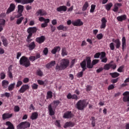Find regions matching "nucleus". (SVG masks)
Listing matches in <instances>:
<instances>
[{
    "label": "nucleus",
    "mask_w": 129,
    "mask_h": 129,
    "mask_svg": "<svg viewBox=\"0 0 129 129\" xmlns=\"http://www.w3.org/2000/svg\"><path fill=\"white\" fill-rule=\"evenodd\" d=\"M69 59L63 58L60 60V65L57 64L55 67V70L57 71H61L66 69L68 66H69Z\"/></svg>",
    "instance_id": "nucleus-1"
},
{
    "label": "nucleus",
    "mask_w": 129,
    "mask_h": 129,
    "mask_svg": "<svg viewBox=\"0 0 129 129\" xmlns=\"http://www.w3.org/2000/svg\"><path fill=\"white\" fill-rule=\"evenodd\" d=\"M59 100H54L53 103H51L48 106V109L49 115H54L55 114V110L57 107L60 104Z\"/></svg>",
    "instance_id": "nucleus-2"
},
{
    "label": "nucleus",
    "mask_w": 129,
    "mask_h": 129,
    "mask_svg": "<svg viewBox=\"0 0 129 129\" xmlns=\"http://www.w3.org/2000/svg\"><path fill=\"white\" fill-rule=\"evenodd\" d=\"M20 65L22 66H24L26 68L30 67L31 66V62L29 60V58L27 56L23 55L22 56L19 60Z\"/></svg>",
    "instance_id": "nucleus-3"
},
{
    "label": "nucleus",
    "mask_w": 129,
    "mask_h": 129,
    "mask_svg": "<svg viewBox=\"0 0 129 129\" xmlns=\"http://www.w3.org/2000/svg\"><path fill=\"white\" fill-rule=\"evenodd\" d=\"M33 39L30 38H27L26 39V47L28 48L29 51H33L36 48V42L32 41Z\"/></svg>",
    "instance_id": "nucleus-4"
},
{
    "label": "nucleus",
    "mask_w": 129,
    "mask_h": 129,
    "mask_svg": "<svg viewBox=\"0 0 129 129\" xmlns=\"http://www.w3.org/2000/svg\"><path fill=\"white\" fill-rule=\"evenodd\" d=\"M99 62V59H94L91 62V57L87 56V68L88 69H92L94 65H96Z\"/></svg>",
    "instance_id": "nucleus-5"
},
{
    "label": "nucleus",
    "mask_w": 129,
    "mask_h": 129,
    "mask_svg": "<svg viewBox=\"0 0 129 129\" xmlns=\"http://www.w3.org/2000/svg\"><path fill=\"white\" fill-rule=\"evenodd\" d=\"M87 106L85 100H80L76 104V108L79 110H83Z\"/></svg>",
    "instance_id": "nucleus-6"
},
{
    "label": "nucleus",
    "mask_w": 129,
    "mask_h": 129,
    "mask_svg": "<svg viewBox=\"0 0 129 129\" xmlns=\"http://www.w3.org/2000/svg\"><path fill=\"white\" fill-rule=\"evenodd\" d=\"M37 31H38V28L35 27H29V28H28L27 33L29 34L27 36V38H32L33 36V34H35V33H37Z\"/></svg>",
    "instance_id": "nucleus-7"
},
{
    "label": "nucleus",
    "mask_w": 129,
    "mask_h": 129,
    "mask_svg": "<svg viewBox=\"0 0 129 129\" xmlns=\"http://www.w3.org/2000/svg\"><path fill=\"white\" fill-rule=\"evenodd\" d=\"M72 25L76 27H81L83 26V22L81 21V19H77L76 20L72 22Z\"/></svg>",
    "instance_id": "nucleus-8"
},
{
    "label": "nucleus",
    "mask_w": 129,
    "mask_h": 129,
    "mask_svg": "<svg viewBox=\"0 0 129 129\" xmlns=\"http://www.w3.org/2000/svg\"><path fill=\"white\" fill-rule=\"evenodd\" d=\"M46 41V37L44 35H42L40 37H37L35 39V41L38 44H42Z\"/></svg>",
    "instance_id": "nucleus-9"
},
{
    "label": "nucleus",
    "mask_w": 129,
    "mask_h": 129,
    "mask_svg": "<svg viewBox=\"0 0 129 129\" xmlns=\"http://www.w3.org/2000/svg\"><path fill=\"white\" fill-rule=\"evenodd\" d=\"M86 63H87V57L80 63L81 67L82 68V71H85V70L87 69V65L86 66Z\"/></svg>",
    "instance_id": "nucleus-10"
},
{
    "label": "nucleus",
    "mask_w": 129,
    "mask_h": 129,
    "mask_svg": "<svg viewBox=\"0 0 129 129\" xmlns=\"http://www.w3.org/2000/svg\"><path fill=\"white\" fill-rule=\"evenodd\" d=\"M29 88H30L29 85H23L19 90V92H20V93H24L26 92V91L28 90Z\"/></svg>",
    "instance_id": "nucleus-11"
},
{
    "label": "nucleus",
    "mask_w": 129,
    "mask_h": 129,
    "mask_svg": "<svg viewBox=\"0 0 129 129\" xmlns=\"http://www.w3.org/2000/svg\"><path fill=\"white\" fill-rule=\"evenodd\" d=\"M16 9V5L15 4H11L9 8L8 9L6 14H10L12 12H14Z\"/></svg>",
    "instance_id": "nucleus-12"
},
{
    "label": "nucleus",
    "mask_w": 129,
    "mask_h": 129,
    "mask_svg": "<svg viewBox=\"0 0 129 129\" xmlns=\"http://www.w3.org/2000/svg\"><path fill=\"white\" fill-rule=\"evenodd\" d=\"M101 24L100 25V29H105L106 28V24L107 23V20L105 17H103L101 20Z\"/></svg>",
    "instance_id": "nucleus-13"
},
{
    "label": "nucleus",
    "mask_w": 129,
    "mask_h": 129,
    "mask_svg": "<svg viewBox=\"0 0 129 129\" xmlns=\"http://www.w3.org/2000/svg\"><path fill=\"white\" fill-rule=\"evenodd\" d=\"M112 41L115 43V47L116 49H119V48H120V45H121V43L120 42V40H119V39H113Z\"/></svg>",
    "instance_id": "nucleus-14"
},
{
    "label": "nucleus",
    "mask_w": 129,
    "mask_h": 129,
    "mask_svg": "<svg viewBox=\"0 0 129 129\" xmlns=\"http://www.w3.org/2000/svg\"><path fill=\"white\" fill-rule=\"evenodd\" d=\"M13 117V113H5L2 115V118L3 120H6L9 118H11Z\"/></svg>",
    "instance_id": "nucleus-15"
},
{
    "label": "nucleus",
    "mask_w": 129,
    "mask_h": 129,
    "mask_svg": "<svg viewBox=\"0 0 129 129\" xmlns=\"http://www.w3.org/2000/svg\"><path fill=\"white\" fill-rule=\"evenodd\" d=\"M75 125V123L72 121H69L66 122L63 126L64 128H67V127H73Z\"/></svg>",
    "instance_id": "nucleus-16"
},
{
    "label": "nucleus",
    "mask_w": 129,
    "mask_h": 129,
    "mask_svg": "<svg viewBox=\"0 0 129 129\" xmlns=\"http://www.w3.org/2000/svg\"><path fill=\"white\" fill-rule=\"evenodd\" d=\"M57 12L62 13V12H66L67 11V7L66 6H61L56 8Z\"/></svg>",
    "instance_id": "nucleus-17"
},
{
    "label": "nucleus",
    "mask_w": 129,
    "mask_h": 129,
    "mask_svg": "<svg viewBox=\"0 0 129 129\" xmlns=\"http://www.w3.org/2000/svg\"><path fill=\"white\" fill-rule=\"evenodd\" d=\"M73 116V114L72 112L68 111L64 113L63 115V118H71Z\"/></svg>",
    "instance_id": "nucleus-18"
},
{
    "label": "nucleus",
    "mask_w": 129,
    "mask_h": 129,
    "mask_svg": "<svg viewBox=\"0 0 129 129\" xmlns=\"http://www.w3.org/2000/svg\"><path fill=\"white\" fill-rule=\"evenodd\" d=\"M121 47L122 51H124L126 48V39L124 36L122 38Z\"/></svg>",
    "instance_id": "nucleus-19"
},
{
    "label": "nucleus",
    "mask_w": 129,
    "mask_h": 129,
    "mask_svg": "<svg viewBox=\"0 0 129 129\" xmlns=\"http://www.w3.org/2000/svg\"><path fill=\"white\" fill-rule=\"evenodd\" d=\"M37 16H47V12L45 10H39L36 13Z\"/></svg>",
    "instance_id": "nucleus-20"
},
{
    "label": "nucleus",
    "mask_w": 129,
    "mask_h": 129,
    "mask_svg": "<svg viewBox=\"0 0 129 129\" xmlns=\"http://www.w3.org/2000/svg\"><path fill=\"white\" fill-rule=\"evenodd\" d=\"M57 29L59 31L62 30V31H63L64 32H66V31L68 30V27L64 26V25L61 24L57 27Z\"/></svg>",
    "instance_id": "nucleus-21"
},
{
    "label": "nucleus",
    "mask_w": 129,
    "mask_h": 129,
    "mask_svg": "<svg viewBox=\"0 0 129 129\" xmlns=\"http://www.w3.org/2000/svg\"><path fill=\"white\" fill-rule=\"evenodd\" d=\"M116 19L118 22H122L123 21H125L126 20V15H123L118 16Z\"/></svg>",
    "instance_id": "nucleus-22"
},
{
    "label": "nucleus",
    "mask_w": 129,
    "mask_h": 129,
    "mask_svg": "<svg viewBox=\"0 0 129 129\" xmlns=\"http://www.w3.org/2000/svg\"><path fill=\"white\" fill-rule=\"evenodd\" d=\"M121 6H122V5L121 3H115L114 5L113 11L115 13L118 12V7H121Z\"/></svg>",
    "instance_id": "nucleus-23"
},
{
    "label": "nucleus",
    "mask_w": 129,
    "mask_h": 129,
    "mask_svg": "<svg viewBox=\"0 0 129 129\" xmlns=\"http://www.w3.org/2000/svg\"><path fill=\"white\" fill-rule=\"evenodd\" d=\"M38 116H39V114L37 112H34L32 113V114L30 116V119L32 120H34L35 119H37L38 118Z\"/></svg>",
    "instance_id": "nucleus-24"
},
{
    "label": "nucleus",
    "mask_w": 129,
    "mask_h": 129,
    "mask_svg": "<svg viewBox=\"0 0 129 129\" xmlns=\"http://www.w3.org/2000/svg\"><path fill=\"white\" fill-rule=\"evenodd\" d=\"M9 84H10V82H8V81L7 80H3L2 81V87L4 89H6L8 88V87L9 86Z\"/></svg>",
    "instance_id": "nucleus-25"
},
{
    "label": "nucleus",
    "mask_w": 129,
    "mask_h": 129,
    "mask_svg": "<svg viewBox=\"0 0 129 129\" xmlns=\"http://www.w3.org/2000/svg\"><path fill=\"white\" fill-rule=\"evenodd\" d=\"M61 50V47L60 46L54 47L52 50H51V52L52 54H56L57 52H59Z\"/></svg>",
    "instance_id": "nucleus-26"
},
{
    "label": "nucleus",
    "mask_w": 129,
    "mask_h": 129,
    "mask_svg": "<svg viewBox=\"0 0 129 129\" xmlns=\"http://www.w3.org/2000/svg\"><path fill=\"white\" fill-rule=\"evenodd\" d=\"M6 124L8 126L7 129H15V126H14V124L10 121H7L6 122Z\"/></svg>",
    "instance_id": "nucleus-27"
},
{
    "label": "nucleus",
    "mask_w": 129,
    "mask_h": 129,
    "mask_svg": "<svg viewBox=\"0 0 129 129\" xmlns=\"http://www.w3.org/2000/svg\"><path fill=\"white\" fill-rule=\"evenodd\" d=\"M56 65V61H51L50 62L48 63L46 65V67L48 69L51 68V67H53V66H55Z\"/></svg>",
    "instance_id": "nucleus-28"
},
{
    "label": "nucleus",
    "mask_w": 129,
    "mask_h": 129,
    "mask_svg": "<svg viewBox=\"0 0 129 129\" xmlns=\"http://www.w3.org/2000/svg\"><path fill=\"white\" fill-rule=\"evenodd\" d=\"M109 75L111 76L112 78H116L119 76V73L117 72L110 73Z\"/></svg>",
    "instance_id": "nucleus-29"
},
{
    "label": "nucleus",
    "mask_w": 129,
    "mask_h": 129,
    "mask_svg": "<svg viewBox=\"0 0 129 129\" xmlns=\"http://www.w3.org/2000/svg\"><path fill=\"white\" fill-rule=\"evenodd\" d=\"M35 0H22V5H28V4H32L34 3Z\"/></svg>",
    "instance_id": "nucleus-30"
},
{
    "label": "nucleus",
    "mask_w": 129,
    "mask_h": 129,
    "mask_svg": "<svg viewBox=\"0 0 129 129\" xmlns=\"http://www.w3.org/2000/svg\"><path fill=\"white\" fill-rule=\"evenodd\" d=\"M52 97H53V92L51 91H48L46 94V99H49L52 98Z\"/></svg>",
    "instance_id": "nucleus-31"
},
{
    "label": "nucleus",
    "mask_w": 129,
    "mask_h": 129,
    "mask_svg": "<svg viewBox=\"0 0 129 129\" xmlns=\"http://www.w3.org/2000/svg\"><path fill=\"white\" fill-rule=\"evenodd\" d=\"M67 55H68V52H67V51L66 50V48L63 47L61 49V56L64 57L67 56Z\"/></svg>",
    "instance_id": "nucleus-32"
},
{
    "label": "nucleus",
    "mask_w": 129,
    "mask_h": 129,
    "mask_svg": "<svg viewBox=\"0 0 129 129\" xmlns=\"http://www.w3.org/2000/svg\"><path fill=\"white\" fill-rule=\"evenodd\" d=\"M88 7H89V4H88V2H86L82 7L83 12H85V11L87 10V8H88Z\"/></svg>",
    "instance_id": "nucleus-33"
},
{
    "label": "nucleus",
    "mask_w": 129,
    "mask_h": 129,
    "mask_svg": "<svg viewBox=\"0 0 129 129\" xmlns=\"http://www.w3.org/2000/svg\"><path fill=\"white\" fill-rule=\"evenodd\" d=\"M24 12V6L19 5L18 6V13H23Z\"/></svg>",
    "instance_id": "nucleus-34"
},
{
    "label": "nucleus",
    "mask_w": 129,
    "mask_h": 129,
    "mask_svg": "<svg viewBox=\"0 0 129 129\" xmlns=\"http://www.w3.org/2000/svg\"><path fill=\"white\" fill-rule=\"evenodd\" d=\"M15 85H16V83H13V84H10L8 86L9 91H12V90H14V88H15Z\"/></svg>",
    "instance_id": "nucleus-35"
},
{
    "label": "nucleus",
    "mask_w": 129,
    "mask_h": 129,
    "mask_svg": "<svg viewBox=\"0 0 129 129\" xmlns=\"http://www.w3.org/2000/svg\"><path fill=\"white\" fill-rule=\"evenodd\" d=\"M23 125L24 126V129L28 128V127H30L31 126V123H29V121H24L23 122Z\"/></svg>",
    "instance_id": "nucleus-36"
},
{
    "label": "nucleus",
    "mask_w": 129,
    "mask_h": 129,
    "mask_svg": "<svg viewBox=\"0 0 129 129\" xmlns=\"http://www.w3.org/2000/svg\"><path fill=\"white\" fill-rule=\"evenodd\" d=\"M113 6L112 3H110L107 5H105V9L107 10V11H109L110 9H111V7Z\"/></svg>",
    "instance_id": "nucleus-37"
},
{
    "label": "nucleus",
    "mask_w": 129,
    "mask_h": 129,
    "mask_svg": "<svg viewBox=\"0 0 129 129\" xmlns=\"http://www.w3.org/2000/svg\"><path fill=\"white\" fill-rule=\"evenodd\" d=\"M24 122H21L17 126V129H25L24 126Z\"/></svg>",
    "instance_id": "nucleus-38"
},
{
    "label": "nucleus",
    "mask_w": 129,
    "mask_h": 129,
    "mask_svg": "<svg viewBox=\"0 0 129 129\" xmlns=\"http://www.w3.org/2000/svg\"><path fill=\"white\" fill-rule=\"evenodd\" d=\"M2 42L3 43V45H4V46H5V47H7L8 46V44L9 43H8V40L7 39V38H3L2 39Z\"/></svg>",
    "instance_id": "nucleus-39"
},
{
    "label": "nucleus",
    "mask_w": 129,
    "mask_h": 129,
    "mask_svg": "<svg viewBox=\"0 0 129 129\" xmlns=\"http://www.w3.org/2000/svg\"><path fill=\"white\" fill-rule=\"evenodd\" d=\"M11 96V93L6 92L4 94H3L1 95L2 97H7V98H9Z\"/></svg>",
    "instance_id": "nucleus-40"
},
{
    "label": "nucleus",
    "mask_w": 129,
    "mask_h": 129,
    "mask_svg": "<svg viewBox=\"0 0 129 129\" xmlns=\"http://www.w3.org/2000/svg\"><path fill=\"white\" fill-rule=\"evenodd\" d=\"M111 68L110 63H107L104 66V70H109Z\"/></svg>",
    "instance_id": "nucleus-41"
},
{
    "label": "nucleus",
    "mask_w": 129,
    "mask_h": 129,
    "mask_svg": "<svg viewBox=\"0 0 129 129\" xmlns=\"http://www.w3.org/2000/svg\"><path fill=\"white\" fill-rule=\"evenodd\" d=\"M23 20L24 17H20V18L18 19L16 21L17 25H20V24H22V22H23Z\"/></svg>",
    "instance_id": "nucleus-42"
},
{
    "label": "nucleus",
    "mask_w": 129,
    "mask_h": 129,
    "mask_svg": "<svg viewBox=\"0 0 129 129\" xmlns=\"http://www.w3.org/2000/svg\"><path fill=\"white\" fill-rule=\"evenodd\" d=\"M109 47L110 50L113 51L115 49V45L113 42H111L109 44Z\"/></svg>",
    "instance_id": "nucleus-43"
},
{
    "label": "nucleus",
    "mask_w": 129,
    "mask_h": 129,
    "mask_svg": "<svg viewBox=\"0 0 129 129\" xmlns=\"http://www.w3.org/2000/svg\"><path fill=\"white\" fill-rule=\"evenodd\" d=\"M95 8H96V5H92L91 6V9L90 10V13H94V11L95 10Z\"/></svg>",
    "instance_id": "nucleus-44"
},
{
    "label": "nucleus",
    "mask_w": 129,
    "mask_h": 129,
    "mask_svg": "<svg viewBox=\"0 0 129 129\" xmlns=\"http://www.w3.org/2000/svg\"><path fill=\"white\" fill-rule=\"evenodd\" d=\"M8 69H9L8 72V76L11 79H12V78H13V74L12 73V72L11 71L10 67H9Z\"/></svg>",
    "instance_id": "nucleus-45"
},
{
    "label": "nucleus",
    "mask_w": 129,
    "mask_h": 129,
    "mask_svg": "<svg viewBox=\"0 0 129 129\" xmlns=\"http://www.w3.org/2000/svg\"><path fill=\"white\" fill-rule=\"evenodd\" d=\"M124 68V65H122L119 67V68L117 69L118 72H123L124 70L123 69Z\"/></svg>",
    "instance_id": "nucleus-46"
},
{
    "label": "nucleus",
    "mask_w": 129,
    "mask_h": 129,
    "mask_svg": "<svg viewBox=\"0 0 129 129\" xmlns=\"http://www.w3.org/2000/svg\"><path fill=\"white\" fill-rule=\"evenodd\" d=\"M100 53V59H103V58H105V56H106V53L104 51H102Z\"/></svg>",
    "instance_id": "nucleus-47"
},
{
    "label": "nucleus",
    "mask_w": 129,
    "mask_h": 129,
    "mask_svg": "<svg viewBox=\"0 0 129 129\" xmlns=\"http://www.w3.org/2000/svg\"><path fill=\"white\" fill-rule=\"evenodd\" d=\"M83 72H84V71H82L78 73L77 75V77H78V78H80L82 77V76H83Z\"/></svg>",
    "instance_id": "nucleus-48"
},
{
    "label": "nucleus",
    "mask_w": 129,
    "mask_h": 129,
    "mask_svg": "<svg viewBox=\"0 0 129 129\" xmlns=\"http://www.w3.org/2000/svg\"><path fill=\"white\" fill-rule=\"evenodd\" d=\"M38 85H37L36 83H34L31 85L32 89H34V90L38 89Z\"/></svg>",
    "instance_id": "nucleus-49"
},
{
    "label": "nucleus",
    "mask_w": 129,
    "mask_h": 129,
    "mask_svg": "<svg viewBox=\"0 0 129 129\" xmlns=\"http://www.w3.org/2000/svg\"><path fill=\"white\" fill-rule=\"evenodd\" d=\"M6 20L5 19H0V26H5Z\"/></svg>",
    "instance_id": "nucleus-50"
},
{
    "label": "nucleus",
    "mask_w": 129,
    "mask_h": 129,
    "mask_svg": "<svg viewBox=\"0 0 129 129\" xmlns=\"http://www.w3.org/2000/svg\"><path fill=\"white\" fill-rule=\"evenodd\" d=\"M123 101L124 102H129V96H124L123 97Z\"/></svg>",
    "instance_id": "nucleus-51"
},
{
    "label": "nucleus",
    "mask_w": 129,
    "mask_h": 129,
    "mask_svg": "<svg viewBox=\"0 0 129 129\" xmlns=\"http://www.w3.org/2000/svg\"><path fill=\"white\" fill-rule=\"evenodd\" d=\"M37 75L38 76L42 77L43 76V72L41 71L40 70H39L36 72Z\"/></svg>",
    "instance_id": "nucleus-52"
},
{
    "label": "nucleus",
    "mask_w": 129,
    "mask_h": 129,
    "mask_svg": "<svg viewBox=\"0 0 129 129\" xmlns=\"http://www.w3.org/2000/svg\"><path fill=\"white\" fill-rule=\"evenodd\" d=\"M29 60H30V61H31V62H34V61L36 60V56H30L29 57Z\"/></svg>",
    "instance_id": "nucleus-53"
},
{
    "label": "nucleus",
    "mask_w": 129,
    "mask_h": 129,
    "mask_svg": "<svg viewBox=\"0 0 129 129\" xmlns=\"http://www.w3.org/2000/svg\"><path fill=\"white\" fill-rule=\"evenodd\" d=\"M102 38H103V35L102 33H99L97 35V39H98V40H101Z\"/></svg>",
    "instance_id": "nucleus-54"
},
{
    "label": "nucleus",
    "mask_w": 129,
    "mask_h": 129,
    "mask_svg": "<svg viewBox=\"0 0 129 129\" xmlns=\"http://www.w3.org/2000/svg\"><path fill=\"white\" fill-rule=\"evenodd\" d=\"M49 52V50L48 49V48L45 47L43 49V53L44 55H47L48 52Z\"/></svg>",
    "instance_id": "nucleus-55"
},
{
    "label": "nucleus",
    "mask_w": 129,
    "mask_h": 129,
    "mask_svg": "<svg viewBox=\"0 0 129 129\" xmlns=\"http://www.w3.org/2000/svg\"><path fill=\"white\" fill-rule=\"evenodd\" d=\"M60 120H56L55 121V124L56 125V126H58V127H61V124H60Z\"/></svg>",
    "instance_id": "nucleus-56"
},
{
    "label": "nucleus",
    "mask_w": 129,
    "mask_h": 129,
    "mask_svg": "<svg viewBox=\"0 0 129 129\" xmlns=\"http://www.w3.org/2000/svg\"><path fill=\"white\" fill-rule=\"evenodd\" d=\"M1 76V79L3 80L6 78V74L5 73L3 72L0 74Z\"/></svg>",
    "instance_id": "nucleus-57"
},
{
    "label": "nucleus",
    "mask_w": 129,
    "mask_h": 129,
    "mask_svg": "<svg viewBox=\"0 0 129 129\" xmlns=\"http://www.w3.org/2000/svg\"><path fill=\"white\" fill-rule=\"evenodd\" d=\"M14 111L15 112H19V111H20V107L18 105L15 106L14 107Z\"/></svg>",
    "instance_id": "nucleus-58"
},
{
    "label": "nucleus",
    "mask_w": 129,
    "mask_h": 129,
    "mask_svg": "<svg viewBox=\"0 0 129 129\" xmlns=\"http://www.w3.org/2000/svg\"><path fill=\"white\" fill-rule=\"evenodd\" d=\"M22 84H23V82H22V81H18L16 84V87H20Z\"/></svg>",
    "instance_id": "nucleus-59"
},
{
    "label": "nucleus",
    "mask_w": 129,
    "mask_h": 129,
    "mask_svg": "<svg viewBox=\"0 0 129 129\" xmlns=\"http://www.w3.org/2000/svg\"><path fill=\"white\" fill-rule=\"evenodd\" d=\"M37 82L39 85H44L45 84V82L41 80H38Z\"/></svg>",
    "instance_id": "nucleus-60"
},
{
    "label": "nucleus",
    "mask_w": 129,
    "mask_h": 129,
    "mask_svg": "<svg viewBox=\"0 0 129 129\" xmlns=\"http://www.w3.org/2000/svg\"><path fill=\"white\" fill-rule=\"evenodd\" d=\"M112 89H114V86L113 85L111 84L108 87V90H112Z\"/></svg>",
    "instance_id": "nucleus-61"
},
{
    "label": "nucleus",
    "mask_w": 129,
    "mask_h": 129,
    "mask_svg": "<svg viewBox=\"0 0 129 129\" xmlns=\"http://www.w3.org/2000/svg\"><path fill=\"white\" fill-rule=\"evenodd\" d=\"M72 99H75V100H77L78 99V96L76 94L72 95Z\"/></svg>",
    "instance_id": "nucleus-62"
},
{
    "label": "nucleus",
    "mask_w": 129,
    "mask_h": 129,
    "mask_svg": "<svg viewBox=\"0 0 129 129\" xmlns=\"http://www.w3.org/2000/svg\"><path fill=\"white\" fill-rule=\"evenodd\" d=\"M118 81V78L115 79H112L111 81V83H113L114 84V83H116Z\"/></svg>",
    "instance_id": "nucleus-63"
},
{
    "label": "nucleus",
    "mask_w": 129,
    "mask_h": 129,
    "mask_svg": "<svg viewBox=\"0 0 129 129\" xmlns=\"http://www.w3.org/2000/svg\"><path fill=\"white\" fill-rule=\"evenodd\" d=\"M100 56V52H97L94 55V58H99Z\"/></svg>",
    "instance_id": "nucleus-64"
}]
</instances>
